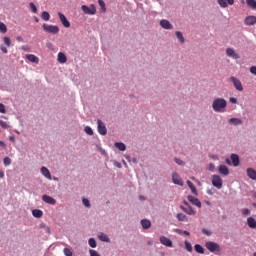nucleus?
Here are the masks:
<instances>
[{
    "label": "nucleus",
    "mask_w": 256,
    "mask_h": 256,
    "mask_svg": "<svg viewBox=\"0 0 256 256\" xmlns=\"http://www.w3.org/2000/svg\"><path fill=\"white\" fill-rule=\"evenodd\" d=\"M44 229L46 232L51 233V228H49L48 226H44Z\"/></svg>",
    "instance_id": "61"
},
{
    "label": "nucleus",
    "mask_w": 256,
    "mask_h": 256,
    "mask_svg": "<svg viewBox=\"0 0 256 256\" xmlns=\"http://www.w3.org/2000/svg\"><path fill=\"white\" fill-rule=\"evenodd\" d=\"M90 256H101V254L99 252H97L96 250L90 249L89 250Z\"/></svg>",
    "instance_id": "52"
},
{
    "label": "nucleus",
    "mask_w": 256,
    "mask_h": 256,
    "mask_svg": "<svg viewBox=\"0 0 256 256\" xmlns=\"http://www.w3.org/2000/svg\"><path fill=\"white\" fill-rule=\"evenodd\" d=\"M228 123H230V125H235L237 127L239 125H243V120H241V118H230L228 120Z\"/></svg>",
    "instance_id": "22"
},
{
    "label": "nucleus",
    "mask_w": 256,
    "mask_h": 256,
    "mask_svg": "<svg viewBox=\"0 0 256 256\" xmlns=\"http://www.w3.org/2000/svg\"><path fill=\"white\" fill-rule=\"evenodd\" d=\"M42 28L46 33H51L52 35H57L59 33V26L43 24Z\"/></svg>",
    "instance_id": "4"
},
{
    "label": "nucleus",
    "mask_w": 256,
    "mask_h": 256,
    "mask_svg": "<svg viewBox=\"0 0 256 256\" xmlns=\"http://www.w3.org/2000/svg\"><path fill=\"white\" fill-rule=\"evenodd\" d=\"M187 199L190 203H192V205H195L196 207L201 209V201L199 200V198H195V196L188 195Z\"/></svg>",
    "instance_id": "13"
},
{
    "label": "nucleus",
    "mask_w": 256,
    "mask_h": 256,
    "mask_svg": "<svg viewBox=\"0 0 256 256\" xmlns=\"http://www.w3.org/2000/svg\"><path fill=\"white\" fill-rule=\"evenodd\" d=\"M7 31V25L5 23L0 22V32L5 33Z\"/></svg>",
    "instance_id": "48"
},
{
    "label": "nucleus",
    "mask_w": 256,
    "mask_h": 256,
    "mask_svg": "<svg viewBox=\"0 0 256 256\" xmlns=\"http://www.w3.org/2000/svg\"><path fill=\"white\" fill-rule=\"evenodd\" d=\"M246 4L248 7H251V9H256V0H246Z\"/></svg>",
    "instance_id": "36"
},
{
    "label": "nucleus",
    "mask_w": 256,
    "mask_h": 256,
    "mask_svg": "<svg viewBox=\"0 0 256 256\" xmlns=\"http://www.w3.org/2000/svg\"><path fill=\"white\" fill-rule=\"evenodd\" d=\"M175 36L180 43H185V37L183 36V33L181 31H176Z\"/></svg>",
    "instance_id": "31"
},
{
    "label": "nucleus",
    "mask_w": 256,
    "mask_h": 256,
    "mask_svg": "<svg viewBox=\"0 0 256 256\" xmlns=\"http://www.w3.org/2000/svg\"><path fill=\"white\" fill-rule=\"evenodd\" d=\"M212 185L216 189H223V179H221V176L217 174L212 175Z\"/></svg>",
    "instance_id": "3"
},
{
    "label": "nucleus",
    "mask_w": 256,
    "mask_h": 256,
    "mask_svg": "<svg viewBox=\"0 0 256 256\" xmlns=\"http://www.w3.org/2000/svg\"><path fill=\"white\" fill-rule=\"evenodd\" d=\"M0 147L5 148V142H3L2 140H0Z\"/></svg>",
    "instance_id": "62"
},
{
    "label": "nucleus",
    "mask_w": 256,
    "mask_h": 256,
    "mask_svg": "<svg viewBox=\"0 0 256 256\" xmlns=\"http://www.w3.org/2000/svg\"><path fill=\"white\" fill-rule=\"evenodd\" d=\"M114 167H117V169H121L123 165H121V162H118L117 160L112 161Z\"/></svg>",
    "instance_id": "51"
},
{
    "label": "nucleus",
    "mask_w": 256,
    "mask_h": 256,
    "mask_svg": "<svg viewBox=\"0 0 256 256\" xmlns=\"http://www.w3.org/2000/svg\"><path fill=\"white\" fill-rule=\"evenodd\" d=\"M245 25L252 26L256 23V16H247L244 20Z\"/></svg>",
    "instance_id": "17"
},
{
    "label": "nucleus",
    "mask_w": 256,
    "mask_h": 256,
    "mask_svg": "<svg viewBox=\"0 0 256 256\" xmlns=\"http://www.w3.org/2000/svg\"><path fill=\"white\" fill-rule=\"evenodd\" d=\"M26 58L28 59V61H30L31 63H39V57L33 55V54H28L26 55Z\"/></svg>",
    "instance_id": "28"
},
{
    "label": "nucleus",
    "mask_w": 256,
    "mask_h": 256,
    "mask_svg": "<svg viewBox=\"0 0 256 256\" xmlns=\"http://www.w3.org/2000/svg\"><path fill=\"white\" fill-rule=\"evenodd\" d=\"M63 253L65 256H73V252L69 248H64Z\"/></svg>",
    "instance_id": "45"
},
{
    "label": "nucleus",
    "mask_w": 256,
    "mask_h": 256,
    "mask_svg": "<svg viewBox=\"0 0 256 256\" xmlns=\"http://www.w3.org/2000/svg\"><path fill=\"white\" fill-rule=\"evenodd\" d=\"M88 245L92 249H95V247H97V240H95V238H89Z\"/></svg>",
    "instance_id": "34"
},
{
    "label": "nucleus",
    "mask_w": 256,
    "mask_h": 256,
    "mask_svg": "<svg viewBox=\"0 0 256 256\" xmlns=\"http://www.w3.org/2000/svg\"><path fill=\"white\" fill-rule=\"evenodd\" d=\"M84 131H85V133L87 134V135H93V128H91V126H86L85 128H84Z\"/></svg>",
    "instance_id": "43"
},
{
    "label": "nucleus",
    "mask_w": 256,
    "mask_h": 256,
    "mask_svg": "<svg viewBox=\"0 0 256 256\" xmlns=\"http://www.w3.org/2000/svg\"><path fill=\"white\" fill-rule=\"evenodd\" d=\"M229 101H230V103H232L233 105H236V103H237V98H235V97H230V98H229Z\"/></svg>",
    "instance_id": "56"
},
{
    "label": "nucleus",
    "mask_w": 256,
    "mask_h": 256,
    "mask_svg": "<svg viewBox=\"0 0 256 256\" xmlns=\"http://www.w3.org/2000/svg\"><path fill=\"white\" fill-rule=\"evenodd\" d=\"M3 165L5 166V167H9V165H11V158H9V157H4V159H3Z\"/></svg>",
    "instance_id": "41"
},
{
    "label": "nucleus",
    "mask_w": 256,
    "mask_h": 256,
    "mask_svg": "<svg viewBox=\"0 0 256 256\" xmlns=\"http://www.w3.org/2000/svg\"><path fill=\"white\" fill-rule=\"evenodd\" d=\"M141 225H142L143 229H149L151 227V221L147 220V219H142Z\"/></svg>",
    "instance_id": "32"
},
{
    "label": "nucleus",
    "mask_w": 256,
    "mask_h": 256,
    "mask_svg": "<svg viewBox=\"0 0 256 256\" xmlns=\"http://www.w3.org/2000/svg\"><path fill=\"white\" fill-rule=\"evenodd\" d=\"M176 218L178 219V221H187V216L183 213H178Z\"/></svg>",
    "instance_id": "37"
},
{
    "label": "nucleus",
    "mask_w": 256,
    "mask_h": 256,
    "mask_svg": "<svg viewBox=\"0 0 256 256\" xmlns=\"http://www.w3.org/2000/svg\"><path fill=\"white\" fill-rule=\"evenodd\" d=\"M180 209L182 210V211H184V213H187V215H195V211L193 210V207H191V206H183V205H181L180 206Z\"/></svg>",
    "instance_id": "20"
},
{
    "label": "nucleus",
    "mask_w": 256,
    "mask_h": 256,
    "mask_svg": "<svg viewBox=\"0 0 256 256\" xmlns=\"http://www.w3.org/2000/svg\"><path fill=\"white\" fill-rule=\"evenodd\" d=\"M81 10L83 11V13H85V15H95V13H97L95 5H91L90 7H88L87 5H82Z\"/></svg>",
    "instance_id": "6"
},
{
    "label": "nucleus",
    "mask_w": 256,
    "mask_h": 256,
    "mask_svg": "<svg viewBox=\"0 0 256 256\" xmlns=\"http://www.w3.org/2000/svg\"><path fill=\"white\" fill-rule=\"evenodd\" d=\"M40 173L45 177L46 179L51 180V172L49 171V168L42 166L40 169Z\"/></svg>",
    "instance_id": "16"
},
{
    "label": "nucleus",
    "mask_w": 256,
    "mask_h": 256,
    "mask_svg": "<svg viewBox=\"0 0 256 256\" xmlns=\"http://www.w3.org/2000/svg\"><path fill=\"white\" fill-rule=\"evenodd\" d=\"M29 7H30L32 13H37V6L35 5V3L30 2Z\"/></svg>",
    "instance_id": "46"
},
{
    "label": "nucleus",
    "mask_w": 256,
    "mask_h": 256,
    "mask_svg": "<svg viewBox=\"0 0 256 256\" xmlns=\"http://www.w3.org/2000/svg\"><path fill=\"white\" fill-rule=\"evenodd\" d=\"M0 127H2V129H9V124H7V122L0 120Z\"/></svg>",
    "instance_id": "49"
},
{
    "label": "nucleus",
    "mask_w": 256,
    "mask_h": 256,
    "mask_svg": "<svg viewBox=\"0 0 256 256\" xmlns=\"http://www.w3.org/2000/svg\"><path fill=\"white\" fill-rule=\"evenodd\" d=\"M250 73L256 76V66L250 67Z\"/></svg>",
    "instance_id": "55"
},
{
    "label": "nucleus",
    "mask_w": 256,
    "mask_h": 256,
    "mask_svg": "<svg viewBox=\"0 0 256 256\" xmlns=\"http://www.w3.org/2000/svg\"><path fill=\"white\" fill-rule=\"evenodd\" d=\"M114 147H116L118 151H127V146L123 142H115Z\"/></svg>",
    "instance_id": "23"
},
{
    "label": "nucleus",
    "mask_w": 256,
    "mask_h": 256,
    "mask_svg": "<svg viewBox=\"0 0 256 256\" xmlns=\"http://www.w3.org/2000/svg\"><path fill=\"white\" fill-rule=\"evenodd\" d=\"M58 17L63 25V27L69 28L71 27V22L67 19V16L65 14L58 12Z\"/></svg>",
    "instance_id": "9"
},
{
    "label": "nucleus",
    "mask_w": 256,
    "mask_h": 256,
    "mask_svg": "<svg viewBox=\"0 0 256 256\" xmlns=\"http://www.w3.org/2000/svg\"><path fill=\"white\" fill-rule=\"evenodd\" d=\"M8 141H10V143H15V137L14 136H9Z\"/></svg>",
    "instance_id": "57"
},
{
    "label": "nucleus",
    "mask_w": 256,
    "mask_h": 256,
    "mask_svg": "<svg viewBox=\"0 0 256 256\" xmlns=\"http://www.w3.org/2000/svg\"><path fill=\"white\" fill-rule=\"evenodd\" d=\"M218 171L220 175H224V177H227V175H229V168L226 165H220Z\"/></svg>",
    "instance_id": "19"
},
{
    "label": "nucleus",
    "mask_w": 256,
    "mask_h": 256,
    "mask_svg": "<svg viewBox=\"0 0 256 256\" xmlns=\"http://www.w3.org/2000/svg\"><path fill=\"white\" fill-rule=\"evenodd\" d=\"M174 161L177 165H179L180 167H185V161L181 160L180 158L175 157Z\"/></svg>",
    "instance_id": "38"
},
{
    "label": "nucleus",
    "mask_w": 256,
    "mask_h": 256,
    "mask_svg": "<svg viewBox=\"0 0 256 256\" xmlns=\"http://www.w3.org/2000/svg\"><path fill=\"white\" fill-rule=\"evenodd\" d=\"M247 225L250 227V229H256V220L253 217L247 218Z\"/></svg>",
    "instance_id": "25"
},
{
    "label": "nucleus",
    "mask_w": 256,
    "mask_h": 256,
    "mask_svg": "<svg viewBox=\"0 0 256 256\" xmlns=\"http://www.w3.org/2000/svg\"><path fill=\"white\" fill-rule=\"evenodd\" d=\"M230 81L233 83L236 91H243V84L241 83V80L235 76H231Z\"/></svg>",
    "instance_id": "7"
},
{
    "label": "nucleus",
    "mask_w": 256,
    "mask_h": 256,
    "mask_svg": "<svg viewBox=\"0 0 256 256\" xmlns=\"http://www.w3.org/2000/svg\"><path fill=\"white\" fill-rule=\"evenodd\" d=\"M98 5H100L101 10L105 13L107 11V8L105 7V1L98 0Z\"/></svg>",
    "instance_id": "42"
},
{
    "label": "nucleus",
    "mask_w": 256,
    "mask_h": 256,
    "mask_svg": "<svg viewBox=\"0 0 256 256\" xmlns=\"http://www.w3.org/2000/svg\"><path fill=\"white\" fill-rule=\"evenodd\" d=\"M194 251L196 253H199L200 255H205V248L203 246H201V244H195Z\"/></svg>",
    "instance_id": "24"
},
{
    "label": "nucleus",
    "mask_w": 256,
    "mask_h": 256,
    "mask_svg": "<svg viewBox=\"0 0 256 256\" xmlns=\"http://www.w3.org/2000/svg\"><path fill=\"white\" fill-rule=\"evenodd\" d=\"M42 201H44V203H47L48 205H56L57 203V200H55V198L47 194L42 195Z\"/></svg>",
    "instance_id": "12"
},
{
    "label": "nucleus",
    "mask_w": 256,
    "mask_h": 256,
    "mask_svg": "<svg viewBox=\"0 0 256 256\" xmlns=\"http://www.w3.org/2000/svg\"><path fill=\"white\" fill-rule=\"evenodd\" d=\"M58 63H67V56L63 52L58 53Z\"/></svg>",
    "instance_id": "27"
},
{
    "label": "nucleus",
    "mask_w": 256,
    "mask_h": 256,
    "mask_svg": "<svg viewBox=\"0 0 256 256\" xmlns=\"http://www.w3.org/2000/svg\"><path fill=\"white\" fill-rule=\"evenodd\" d=\"M160 243L165 247H173V241H171L167 236H161Z\"/></svg>",
    "instance_id": "14"
},
{
    "label": "nucleus",
    "mask_w": 256,
    "mask_h": 256,
    "mask_svg": "<svg viewBox=\"0 0 256 256\" xmlns=\"http://www.w3.org/2000/svg\"><path fill=\"white\" fill-rule=\"evenodd\" d=\"M209 171H211L212 173H215V164L213 163L209 164Z\"/></svg>",
    "instance_id": "54"
},
{
    "label": "nucleus",
    "mask_w": 256,
    "mask_h": 256,
    "mask_svg": "<svg viewBox=\"0 0 256 256\" xmlns=\"http://www.w3.org/2000/svg\"><path fill=\"white\" fill-rule=\"evenodd\" d=\"M32 215L35 217V219H41V217H43V210L34 209L32 210Z\"/></svg>",
    "instance_id": "26"
},
{
    "label": "nucleus",
    "mask_w": 256,
    "mask_h": 256,
    "mask_svg": "<svg viewBox=\"0 0 256 256\" xmlns=\"http://www.w3.org/2000/svg\"><path fill=\"white\" fill-rule=\"evenodd\" d=\"M212 109L215 113H225L227 100L225 98H215L212 102Z\"/></svg>",
    "instance_id": "1"
},
{
    "label": "nucleus",
    "mask_w": 256,
    "mask_h": 256,
    "mask_svg": "<svg viewBox=\"0 0 256 256\" xmlns=\"http://www.w3.org/2000/svg\"><path fill=\"white\" fill-rule=\"evenodd\" d=\"M97 131L99 135L105 136L107 135V126L104 124L103 120H97Z\"/></svg>",
    "instance_id": "5"
},
{
    "label": "nucleus",
    "mask_w": 256,
    "mask_h": 256,
    "mask_svg": "<svg viewBox=\"0 0 256 256\" xmlns=\"http://www.w3.org/2000/svg\"><path fill=\"white\" fill-rule=\"evenodd\" d=\"M184 245H185V249H186V251H188V253L193 252V245H191V242H189L188 240H185Z\"/></svg>",
    "instance_id": "33"
},
{
    "label": "nucleus",
    "mask_w": 256,
    "mask_h": 256,
    "mask_svg": "<svg viewBox=\"0 0 256 256\" xmlns=\"http://www.w3.org/2000/svg\"><path fill=\"white\" fill-rule=\"evenodd\" d=\"M183 204H184L186 207H191V204H189V202H187V200H184V201H183Z\"/></svg>",
    "instance_id": "60"
},
{
    "label": "nucleus",
    "mask_w": 256,
    "mask_h": 256,
    "mask_svg": "<svg viewBox=\"0 0 256 256\" xmlns=\"http://www.w3.org/2000/svg\"><path fill=\"white\" fill-rule=\"evenodd\" d=\"M186 183H187L189 189H191V192L193 193V195H198L197 188H195V185L193 184V182H191V180H187Z\"/></svg>",
    "instance_id": "29"
},
{
    "label": "nucleus",
    "mask_w": 256,
    "mask_h": 256,
    "mask_svg": "<svg viewBox=\"0 0 256 256\" xmlns=\"http://www.w3.org/2000/svg\"><path fill=\"white\" fill-rule=\"evenodd\" d=\"M98 237H99L100 241H103L104 243L111 242V239H109V236L105 233H100Z\"/></svg>",
    "instance_id": "30"
},
{
    "label": "nucleus",
    "mask_w": 256,
    "mask_h": 256,
    "mask_svg": "<svg viewBox=\"0 0 256 256\" xmlns=\"http://www.w3.org/2000/svg\"><path fill=\"white\" fill-rule=\"evenodd\" d=\"M172 183H174V185H179V187H183L184 185L183 179H181V176H179L177 172L172 174Z\"/></svg>",
    "instance_id": "8"
},
{
    "label": "nucleus",
    "mask_w": 256,
    "mask_h": 256,
    "mask_svg": "<svg viewBox=\"0 0 256 256\" xmlns=\"http://www.w3.org/2000/svg\"><path fill=\"white\" fill-rule=\"evenodd\" d=\"M125 159L128 163H134L135 165L138 163L137 158H132L131 156H126Z\"/></svg>",
    "instance_id": "40"
},
{
    "label": "nucleus",
    "mask_w": 256,
    "mask_h": 256,
    "mask_svg": "<svg viewBox=\"0 0 256 256\" xmlns=\"http://www.w3.org/2000/svg\"><path fill=\"white\" fill-rule=\"evenodd\" d=\"M160 27H162V29H166L167 31H171V29H173V24H171V22L167 19H162L160 20Z\"/></svg>",
    "instance_id": "11"
},
{
    "label": "nucleus",
    "mask_w": 256,
    "mask_h": 256,
    "mask_svg": "<svg viewBox=\"0 0 256 256\" xmlns=\"http://www.w3.org/2000/svg\"><path fill=\"white\" fill-rule=\"evenodd\" d=\"M203 235H206L207 237H211V235H213V232H211V230H207L205 228H203L202 230Z\"/></svg>",
    "instance_id": "47"
},
{
    "label": "nucleus",
    "mask_w": 256,
    "mask_h": 256,
    "mask_svg": "<svg viewBox=\"0 0 256 256\" xmlns=\"http://www.w3.org/2000/svg\"><path fill=\"white\" fill-rule=\"evenodd\" d=\"M2 53H7V48L5 46H1Z\"/></svg>",
    "instance_id": "59"
},
{
    "label": "nucleus",
    "mask_w": 256,
    "mask_h": 256,
    "mask_svg": "<svg viewBox=\"0 0 256 256\" xmlns=\"http://www.w3.org/2000/svg\"><path fill=\"white\" fill-rule=\"evenodd\" d=\"M242 215L244 217H247V215H251V210H249L248 208L242 209Z\"/></svg>",
    "instance_id": "50"
},
{
    "label": "nucleus",
    "mask_w": 256,
    "mask_h": 256,
    "mask_svg": "<svg viewBox=\"0 0 256 256\" xmlns=\"http://www.w3.org/2000/svg\"><path fill=\"white\" fill-rule=\"evenodd\" d=\"M207 194H208V195H213V190L208 189V190H207Z\"/></svg>",
    "instance_id": "63"
},
{
    "label": "nucleus",
    "mask_w": 256,
    "mask_h": 256,
    "mask_svg": "<svg viewBox=\"0 0 256 256\" xmlns=\"http://www.w3.org/2000/svg\"><path fill=\"white\" fill-rule=\"evenodd\" d=\"M217 3L222 9H227L229 5H235V0H217Z\"/></svg>",
    "instance_id": "10"
},
{
    "label": "nucleus",
    "mask_w": 256,
    "mask_h": 256,
    "mask_svg": "<svg viewBox=\"0 0 256 256\" xmlns=\"http://www.w3.org/2000/svg\"><path fill=\"white\" fill-rule=\"evenodd\" d=\"M205 247L210 253H219L221 251V246H219L217 242L208 241L206 242Z\"/></svg>",
    "instance_id": "2"
},
{
    "label": "nucleus",
    "mask_w": 256,
    "mask_h": 256,
    "mask_svg": "<svg viewBox=\"0 0 256 256\" xmlns=\"http://www.w3.org/2000/svg\"><path fill=\"white\" fill-rule=\"evenodd\" d=\"M0 113H7V110L5 109V104L0 103Z\"/></svg>",
    "instance_id": "53"
},
{
    "label": "nucleus",
    "mask_w": 256,
    "mask_h": 256,
    "mask_svg": "<svg viewBox=\"0 0 256 256\" xmlns=\"http://www.w3.org/2000/svg\"><path fill=\"white\" fill-rule=\"evenodd\" d=\"M3 41H4V45H6V47H11V39L9 37L5 36Z\"/></svg>",
    "instance_id": "44"
},
{
    "label": "nucleus",
    "mask_w": 256,
    "mask_h": 256,
    "mask_svg": "<svg viewBox=\"0 0 256 256\" xmlns=\"http://www.w3.org/2000/svg\"><path fill=\"white\" fill-rule=\"evenodd\" d=\"M230 159L232 161L233 167H239V155L237 154H231Z\"/></svg>",
    "instance_id": "21"
},
{
    "label": "nucleus",
    "mask_w": 256,
    "mask_h": 256,
    "mask_svg": "<svg viewBox=\"0 0 256 256\" xmlns=\"http://www.w3.org/2000/svg\"><path fill=\"white\" fill-rule=\"evenodd\" d=\"M247 176L249 179H252V181H256V170L253 168H247L246 170Z\"/></svg>",
    "instance_id": "18"
},
{
    "label": "nucleus",
    "mask_w": 256,
    "mask_h": 256,
    "mask_svg": "<svg viewBox=\"0 0 256 256\" xmlns=\"http://www.w3.org/2000/svg\"><path fill=\"white\" fill-rule=\"evenodd\" d=\"M5 178V172H3V170H0V179H4Z\"/></svg>",
    "instance_id": "58"
},
{
    "label": "nucleus",
    "mask_w": 256,
    "mask_h": 256,
    "mask_svg": "<svg viewBox=\"0 0 256 256\" xmlns=\"http://www.w3.org/2000/svg\"><path fill=\"white\" fill-rule=\"evenodd\" d=\"M16 40L19 41V42H21V41H23V37L18 36V37L16 38Z\"/></svg>",
    "instance_id": "64"
},
{
    "label": "nucleus",
    "mask_w": 256,
    "mask_h": 256,
    "mask_svg": "<svg viewBox=\"0 0 256 256\" xmlns=\"http://www.w3.org/2000/svg\"><path fill=\"white\" fill-rule=\"evenodd\" d=\"M41 19H43V21H49V19H51V15L49 12L43 11L41 14Z\"/></svg>",
    "instance_id": "35"
},
{
    "label": "nucleus",
    "mask_w": 256,
    "mask_h": 256,
    "mask_svg": "<svg viewBox=\"0 0 256 256\" xmlns=\"http://www.w3.org/2000/svg\"><path fill=\"white\" fill-rule=\"evenodd\" d=\"M82 204L84 205V207H87V209L91 207V202L87 198L82 199Z\"/></svg>",
    "instance_id": "39"
},
{
    "label": "nucleus",
    "mask_w": 256,
    "mask_h": 256,
    "mask_svg": "<svg viewBox=\"0 0 256 256\" xmlns=\"http://www.w3.org/2000/svg\"><path fill=\"white\" fill-rule=\"evenodd\" d=\"M226 55L228 57H232V59H239V54L235 52V49L233 48H227L226 49Z\"/></svg>",
    "instance_id": "15"
}]
</instances>
